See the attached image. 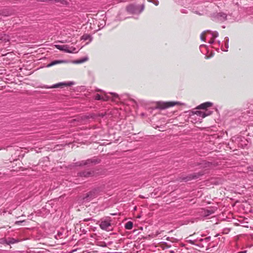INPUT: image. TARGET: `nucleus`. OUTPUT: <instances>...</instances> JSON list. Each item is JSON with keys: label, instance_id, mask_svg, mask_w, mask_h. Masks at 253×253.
<instances>
[{"label": "nucleus", "instance_id": "26", "mask_svg": "<svg viewBox=\"0 0 253 253\" xmlns=\"http://www.w3.org/2000/svg\"><path fill=\"white\" fill-rule=\"evenodd\" d=\"M228 41H229V39L227 38H225V42L226 43H228Z\"/></svg>", "mask_w": 253, "mask_h": 253}, {"label": "nucleus", "instance_id": "3", "mask_svg": "<svg viewBox=\"0 0 253 253\" xmlns=\"http://www.w3.org/2000/svg\"><path fill=\"white\" fill-rule=\"evenodd\" d=\"M178 102L170 101V102H162L158 103V107L161 109H164L169 107L174 106L175 105L178 104Z\"/></svg>", "mask_w": 253, "mask_h": 253}, {"label": "nucleus", "instance_id": "22", "mask_svg": "<svg viewBox=\"0 0 253 253\" xmlns=\"http://www.w3.org/2000/svg\"><path fill=\"white\" fill-rule=\"evenodd\" d=\"M24 220H22V221H16L15 223V224H20V223H22L23 222H24Z\"/></svg>", "mask_w": 253, "mask_h": 253}, {"label": "nucleus", "instance_id": "16", "mask_svg": "<svg viewBox=\"0 0 253 253\" xmlns=\"http://www.w3.org/2000/svg\"><path fill=\"white\" fill-rule=\"evenodd\" d=\"M214 212L212 210H207L204 211V215L206 216H209Z\"/></svg>", "mask_w": 253, "mask_h": 253}, {"label": "nucleus", "instance_id": "9", "mask_svg": "<svg viewBox=\"0 0 253 253\" xmlns=\"http://www.w3.org/2000/svg\"><path fill=\"white\" fill-rule=\"evenodd\" d=\"M81 176L88 177L90 176H92L94 175V171H87L82 172L80 173Z\"/></svg>", "mask_w": 253, "mask_h": 253}, {"label": "nucleus", "instance_id": "19", "mask_svg": "<svg viewBox=\"0 0 253 253\" xmlns=\"http://www.w3.org/2000/svg\"><path fill=\"white\" fill-rule=\"evenodd\" d=\"M149 2L153 3L155 5L157 6L159 4L158 0H148Z\"/></svg>", "mask_w": 253, "mask_h": 253}, {"label": "nucleus", "instance_id": "5", "mask_svg": "<svg viewBox=\"0 0 253 253\" xmlns=\"http://www.w3.org/2000/svg\"><path fill=\"white\" fill-rule=\"evenodd\" d=\"M213 18L218 21H224L227 19V14L223 12L214 13L213 15Z\"/></svg>", "mask_w": 253, "mask_h": 253}, {"label": "nucleus", "instance_id": "8", "mask_svg": "<svg viewBox=\"0 0 253 253\" xmlns=\"http://www.w3.org/2000/svg\"><path fill=\"white\" fill-rule=\"evenodd\" d=\"M212 105V103L210 102H207L201 104L198 107L197 109H206Z\"/></svg>", "mask_w": 253, "mask_h": 253}, {"label": "nucleus", "instance_id": "29", "mask_svg": "<svg viewBox=\"0 0 253 253\" xmlns=\"http://www.w3.org/2000/svg\"><path fill=\"white\" fill-rule=\"evenodd\" d=\"M226 47H228V43H226Z\"/></svg>", "mask_w": 253, "mask_h": 253}, {"label": "nucleus", "instance_id": "33", "mask_svg": "<svg viewBox=\"0 0 253 253\" xmlns=\"http://www.w3.org/2000/svg\"><path fill=\"white\" fill-rule=\"evenodd\" d=\"M197 177H197V176H195L194 177V178H197Z\"/></svg>", "mask_w": 253, "mask_h": 253}, {"label": "nucleus", "instance_id": "28", "mask_svg": "<svg viewBox=\"0 0 253 253\" xmlns=\"http://www.w3.org/2000/svg\"><path fill=\"white\" fill-rule=\"evenodd\" d=\"M210 237H208V238H206V240H209V239H210Z\"/></svg>", "mask_w": 253, "mask_h": 253}, {"label": "nucleus", "instance_id": "32", "mask_svg": "<svg viewBox=\"0 0 253 253\" xmlns=\"http://www.w3.org/2000/svg\"><path fill=\"white\" fill-rule=\"evenodd\" d=\"M170 253H173V251H170Z\"/></svg>", "mask_w": 253, "mask_h": 253}, {"label": "nucleus", "instance_id": "31", "mask_svg": "<svg viewBox=\"0 0 253 253\" xmlns=\"http://www.w3.org/2000/svg\"><path fill=\"white\" fill-rule=\"evenodd\" d=\"M74 251H75L74 250H73L72 252H70V253H72Z\"/></svg>", "mask_w": 253, "mask_h": 253}, {"label": "nucleus", "instance_id": "10", "mask_svg": "<svg viewBox=\"0 0 253 253\" xmlns=\"http://www.w3.org/2000/svg\"><path fill=\"white\" fill-rule=\"evenodd\" d=\"M90 163H98V161H97L95 159H91V160H87L85 161H82V162H80L79 166H83V165H86Z\"/></svg>", "mask_w": 253, "mask_h": 253}, {"label": "nucleus", "instance_id": "13", "mask_svg": "<svg viewBox=\"0 0 253 253\" xmlns=\"http://www.w3.org/2000/svg\"><path fill=\"white\" fill-rule=\"evenodd\" d=\"M126 229L130 230L133 227V223L131 221L127 222L125 226Z\"/></svg>", "mask_w": 253, "mask_h": 253}, {"label": "nucleus", "instance_id": "27", "mask_svg": "<svg viewBox=\"0 0 253 253\" xmlns=\"http://www.w3.org/2000/svg\"><path fill=\"white\" fill-rule=\"evenodd\" d=\"M238 253H246V251H241V252H238Z\"/></svg>", "mask_w": 253, "mask_h": 253}, {"label": "nucleus", "instance_id": "7", "mask_svg": "<svg viewBox=\"0 0 253 253\" xmlns=\"http://www.w3.org/2000/svg\"><path fill=\"white\" fill-rule=\"evenodd\" d=\"M195 114L197 116L201 117L202 118H205L206 116L210 115L211 114V112L208 111L207 110H206L205 111H196Z\"/></svg>", "mask_w": 253, "mask_h": 253}, {"label": "nucleus", "instance_id": "6", "mask_svg": "<svg viewBox=\"0 0 253 253\" xmlns=\"http://www.w3.org/2000/svg\"><path fill=\"white\" fill-rule=\"evenodd\" d=\"M73 84L72 82H68L67 83H58V84H54L52 86H50V87L47 86V87H46V88H57V87H62V86H65V85L70 86L71 85H72Z\"/></svg>", "mask_w": 253, "mask_h": 253}, {"label": "nucleus", "instance_id": "24", "mask_svg": "<svg viewBox=\"0 0 253 253\" xmlns=\"http://www.w3.org/2000/svg\"><path fill=\"white\" fill-rule=\"evenodd\" d=\"M144 8V5L143 4L141 6L140 12H142Z\"/></svg>", "mask_w": 253, "mask_h": 253}, {"label": "nucleus", "instance_id": "12", "mask_svg": "<svg viewBox=\"0 0 253 253\" xmlns=\"http://www.w3.org/2000/svg\"><path fill=\"white\" fill-rule=\"evenodd\" d=\"M95 99L97 100H107L108 99V97L106 95L101 96L100 95L97 94L95 96Z\"/></svg>", "mask_w": 253, "mask_h": 253}, {"label": "nucleus", "instance_id": "14", "mask_svg": "<svg viewBox=\"0 0 253 253\" xmlns=\"http://www.w3.org/2000/svg\"><path fill=\"white\" fill-rule=\"evenodd\" d=\"M88 59L87 57H85L81 59L76 60L74 61L75 63L80 64L87 61Z\"/></svg>", "mask_w": 253, "mask_h": 253}, {"label": "nucleus", "instance_id": "25", "mask_svg": "<svg viewBox=\"0 0 253 253\" xmlns=\"http://www.w3.org/2000/svg\"><path fill=\"white\" fill-rule=\"evenodd\" d=\"M98 245L100 246H102V247H105L106 246V245L104 244V243H101L100 244H98Z\"/></svg>", "mask_w": 253, "mask_h": 253}, {"label": "nucleus", "instance_id": "30", "mask_svg": "<svg viewBox=\"0 0 253 253\" xmlns=\"http://www.w3.org/2000/svg\"><path fill=\"white\" fill-rule=\"evenodd\" d=\"M112 94H113L114 96H117L115 93H112Z\"/></svg>", "mask_w": 253, "mask_h": 253}, {"label": "nucleus", "instance_id": "20", "mask_svg": "<svg viewBox=\"0 0 253 253\" xmlns=\"http://www.w3.org/2000/svg\"><path fill=\"white\" fill-rule=\"evenodd\" d=\"M90 38V36L89 35H84L82 37V39L84 40H87Z\"/></svg>", "mask_w": 253, "mask_h": 253}, {"label": "nucleus", "instance_id": "2", "mask_svg": "<svg viewBox=\"0 0 253 253\" xmlns=\"http://www.w3.org/2000/svg\"><path fill=\"white\" fill-rule=\"evenodd\" d=\"M218 34L217 32H211L210 31H204L203 32L200 36L201 39L202 41H205V38H209V36H211L212 39L217 37Z\"/></svg>", "mask_w": 253, "mask_h": 253}, {"label": "nucleus", "instance_id": "11", "mask_svg": "<svg viewBox=\"0 0 253 253\" xmlns=\"http://www.w3.org/2000/svg\"><path fill=\"white\" fill-rule=\"evenodd\" d=\"M0 13L3 16H8L11 14V12L7 9H4L1 10Z\"/></svg>", "mask_w": 253, "mask_h": 253}, {"label": "nucleus", "instance_id": "35", "mask_svg": "<svg viewBox=\"0 0 253 253\" xmlns=\"http://www.w3.org/2000/svg\"><path fill=\"white\" fill-rule=\"evenodd\" d=\"M115 253H117V252H115Z\"/></svg>", "mask_w": 253, "mask_h": 253}, {"label": "nucleus", "instance_id": "4", "mask_svg": "<svg viewBox=\"0 0 253 253\" xmlns=\"http://www.w3.org/2000/svg\"><path fill=\"white\" fill-rule=\"evenodd\" d=\"M100 227L102 229L110 231L112 230V226L110 221L109 220H103L101 221Z\"/></svg>", "mask_w": 253, "mask_h": 253}, {"label": "nucleus", "instance_id": "34", "mask_svg": "<svg viewBox=\"0 0 253 253\" xmlns=\"http://www.w3.org/2000/svg\"><path fill=\"white\" fill-rule=\"evenodd\" d=\"M129 7H127V9H128V10H129Z\"/></svg>", "mask_w": 253, "mask_h": 253}, {"label": "nucleus", "instance_id": "23", "mask_svg": "<svg viewBox=\"0 0 253 253\" xmlns=\"http://www.w3.org/2000/svg\"><path fill=\"white\" fill-rule=\"evenodd\" d=\"M209 42L210 43H211V44L213 43L214 42V40H213V39L210 40V41Z\"/></svg>", "mask_w": 253, "mask_h": 253}, {"label": "nucleus", "instance_id": "21", "mask_svg": "<svg viewBox=\"0 0 253 253\" xmlns=\"http://www.w3.org/2000/svg\"><path fill=\"white\" fill-rule=\"evenodd\" d=\"M16 240L14 239H10V240L9 241V243L10 244H14L15 243H16Z\"/></svg>", "mask_w": 253, "mask_h": 253}, {"label": "nucleus", "instance_id": "17", "mask_svg": "<svg viewBox=\"0 0 253 253\" xmlns=\"http://www.w3.org/2000/svg\"><path fill=\"white\" fill-rule=\"evenodd\" d=\"M97 191V190H94L93 191H90L87 195V197H90V198H93L95 197L94 194Z\"/></svg>", "mask_w": 253, "mask_h": 253}, {"label": "nucleus", "instance_id": "18", "mask_svg": "<svg viewBox=\"0 0 253 253\" xmlns=\"http://www.w3.org/2000/svg\"><path fill=\"white\" fill-rule=\"evenodd\" d=\"M0 40L3 41H9L8 36L5 35H4V37L0 35Z\"/></svg>", "mask_w": 253, "mask_h": 253}, {"label": "nucleus", "instance_id": "1", "mask_svg": "<svg viewBox=\"0 0 253 253\" xmlns=\"http://www.w3.org/2000/svg\"><path fill=\"white\" fill-rule=\"evenodd\" d=\"M55 46L58 49L67 53H77L78 52V50L76 47L72 46H70L67 44H56Z\"/></svg>", "mask_w": 253, "mask_h": 253}, {"label": "nucleus", "instance_id": "15", "mask_svg": "<svg viewBox=\"0 0 253 253\" xmlns=\"http://www.w3.org/2000/svg\"><path fill=\"white\" fill-rule=\"evenodd\" d=\"M63 61L61 60H55L52 62H51L50 63L47 65V67H51L52 66H53L54 65H56L57 64L62 63Z\"/></svg>", "mask_w": 253, "mask_h": 253}]
</instances>
